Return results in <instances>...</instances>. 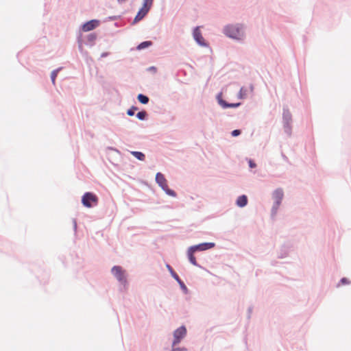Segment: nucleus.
<instances>
[{
	"mask_svg": "<svg viewBox=\"0 0 351 351\" xmlns=\"http://www.w3.org/2000/svg\"><path fill=\"white\" fill-rule=\"evenodd\" d=\"M224 33L228 37L238 40L241 39L244 36L242 27L239 25L226 26Z\"/></svg>",
	"mask_w": 351,
	"mask_h": 351,
	"instance_id": "nucleus-1",
	"label": "nucleus"
},
{
	"mask_svg": "<svg viewBox=\"0 0 351 351\" xmlns=\"http://www.w3.org/2000/svg\"><path fill=\"white\" fill-rule=\"evenodd\" d=\"M82 202L85 207L90 208L97 204L98 197L95 194L88 192L82 196Z\"/></svg>",
	"mask_w": 351,
	"mask_h": 351,
	"instance_id": "nucleus-2",
	"label": "nucleus"
},
{
	"mask_svg": "<svg viewBox=\"0 0 351 351\" xmlns=\"http://www.w3.org/2000/svg\"><path fill=\"white\" fill-rule=\"evenodd\" d=\"M156 181L158 185L167 192V194L171 196H176V193L168 188L167 181L163 174L161 173H157L156 175Z\"/></svg>",
	"mask_w": 351,
	"mask_h": 351,
	"instance_id": "nucleus-3",
	"label": "nucleus"
},
{
	"mask_svg": "<svg viewBox=\"0 0 351 351\" xmlns=\"http://www.w3.org/2000/svg\"><path fill=\"white\" fill-rule=\"evenodd\" d=\"M112 273L116 277V278L121 283H125V271L119 266H114L112 268Z\"/></svg>",
	"mask_w": 351,
	"mask_h": 351,
	"instance_id": "nucleus-4",
	"label": "nucleus"
},
{
	"mask_svg": "<svg viewBox=\"0 0 351 351\" xmlns=\"http://www.w3.org/2000/svg\"><path fill=\"white\" fill-rule=\"evenodd\" d=\"M186 329L184 326H181L175 330L173 333L174 340L173 341V346L180 343V340L186 335Z\"/></svg>",
	"mask_w": 351,
	"mask_h": 351,
	"instance_id": "nucleus-5",
	"label": "nucleus"
},
{
	"mask_svg": "<svg viewBox=\"0 0 351 351\" xmlns=\"http://www.w3.org/2000/svg\"><path fill=\"white\" fill-rule=\"evenodd\" d=\"M283 191L282 189H278L273 193V198L276 202V210L280 206L281 201L283 198Z\"/></svg>",
	"mask_w": 351,
	"mask_h": 351,
	"instance_id": "nucleus-6",
	"label": "nucleus"
},
{
	"mask_svg": "<svg viewBox=\"0 0 351 351\" xmlns=\"http://www.w3.org/2000/svg\"><path fill=\"white\" fill-rule=\"evenodd\" d=\"M214 246L215 244L213 243H204L197 245L191 246V248H192L195 252H196L204 251L208 249H210Z\"/></svg>",
	"mask_w": 351,
	"mask_h": 351,
	"instance_id": "nucleus-7",
	"label": "nucleus"
},
{
	"mask_svg": "<svg viewBox=\"0 0 351 351\" xmlns=\"http://www.w3.org/2000/svg\"><path fill=\"white\" fill-rule=\"evenodd\" d=\"M193 37L198 44H199L200 45H205V43L204 42V40L202 36L199 27L195 28L193 31Z\"/></svg>",
	"mask_w": 351,
	"mask_h": 351,
	"instance_id": "nucleus-8",
	"label": "nucleus"
},
{
	"mask_svg": "<svg viewBox=\"0 0 351 351\" xmlns=\"http://www.w3.org/2000/svg\"><path fill=\"white\" fill-rule=\"evenodd\" d=\"M98 25V22L95 20L90 21L82 26V29L84 32H88L90 30H93L94 28H95Z\"/></svg>",
	"mask_w": 351,
	"mask_h": 351,
	"instance_id": "nucleus-9",
	"label": "nucleus"
},
{
	"mask_svg": "<svg viewBox=\"0 0 351 351\" xmlns=\"http://www.w3.org/2000/svg\"><path fill=\"white\" fill-rule=\"evenodd\" d=\"M149 10H148L147 8L142 7L141 9L137 13V14L134 19V22H137V21H139L140 20H141L147 14Z\"/></svg>",
	"mask_w": 351,
	"mask_h": 351,
	"instance_id": "nucleus-10",
	"label": "nucleus"
},
{
	"mask_svg": "<svg viewBox=\"0 0 351 351\" xmlns=\"http://www.w3.org/2000/svg\"><path fill=\"white\" fill-rule=\"evenodd\" d=\"M247 203V196L245 195H241L237 200V205L239 207L245 206Z\"/></svg>",
	"mask_w": 351,
	"mask_h": 351,
	"instance_id": "nucleus-11",
	"label": "nucleus"
},
{
	"mask_svg": "<svg viewBox=\"0 0 351 351\" xmlns=\"http://www.w3.org/2000/svg\"><path fill=\"white\" fill-rule=\"evenodd\" d=\"M219 104L223 108H236V107H238L240 106V103H237V104H228L227 103L226 101L222 100V99H219Z\"/></svg>",
	"mask_w": 351,
	"mask_h": 351,
	"instance_id": "nucleus-12",
	"label": "nucleus"
},
{
	"mask_svg": "<svg viewBox=\"0 0 351 351\" xmlns=\"http://www.w3.org/2000/svg\"><path fill=\"white\" fill-rule=\"evenodd\" d=\"M195 252L191 247L188 250V257L189 259V261L194 265H197V261L195 259V257L194 256L193 254Z\"/></svg>",
	"mask_w": 351,
	"mask_h": 351,
	"instance_id": "nucleus-13",
	"label": "nucleus"
},
{
	"mask_svg": "<svg viewBox=\"0 0 351 351\" xmlns=\"http://www.w3.org/2000/svg\"><path fill=\"white\" fill-rule=\"evenodd\" d=\"M131 154L136 157L138 160L143 161L145 158L144 154L140 152H132Z\"/></svg>",
	"mask_w": 351,
	"mask_h": 351,
	"instance_id": "nucleus-14",
	"label": "nucleus"
},
{
	"mask_svg": "<svg viewBox=\"0 0 351 351\" xmlns=\"http://www.w3.org/2000/svg\"><path fill=\"white\" fill-rule=\"evenodd\" d=\"M137 98L139 102H141L143 104H146L149 101V98L147 96L142 94H139Z\"/></svg>",
	"mask_w": 351,
	"mask_h": 351,
	"instance_id": "nucleus-15",
	"label": "nucleus"
},
{
	"mask_svg": "<svg viewBox=\"0 0 351 351\" xmlns=\"http://www.w3.org/2000/svg\"><path fill=\"white\" fill-rule=\"evenodd\" d=\"M151 45H152V42H150V41H145V42L141 43L138 46V49H145V48L150 46Z\"/></svg>",
	"mask_w": 351,
	"mask_h": 351,
	"instance_id": "nucleus-16",
	"label": "nucleus"
},
{
	"mask_svg": "<svg viewBox=\"0 0 351 351\" xmlns=\"http://www.w3.org/2000/svg\"><path fill=\"white\" fill-rule=\"evenodd\" d=\"M154 0H144L143 7L149 10L152 5Z\"/></svg>",
	"mask_w": 351,
	"mask_h": 351,
	"instance_id": "nucleus-17",
	"label": "nucleus"
},
{
	"mask_svg": "<svg viewBox=\"0 0 351 351\" xmlns=\"http://www.w3.org/2000/svg\"><path fill=\"white\" fill-rule=\"evenodd\" d=\"M58 71H59V69H57V70H54L51 72V78L53 84H55V83H56V78L57 77Z\"/></svg>",
	"mask_w": 351,
	"mask_h": 351,
	"instance_id": "nucleus-18",
	"label": "nucleus"
},
{
	"mask_svg": "<svg viewBox=\"0 0 351 351\" xmlns=\"http://www.w3.org/2000/svg\"><path fill=\"white\" fill-rule=\"evenodd\" d=\"M146 114H147V113L145 111H141V112H139L137 113L136 117L140 120H143V119H145Z\"/></svg>",
	"mask_w": 351,
	"mask_h": 351,
	"instance_id": "nucleus-19",
	"label": "nucleus"
},
{
	"mask_svg": "<svg viewBox=\"0 0 351 351\" xmlns=\"http://www.w3.org/2000/svg\"><path fill=\"white\" fill-rule=\"evenodd\" d=\"M138 110V108L136 107H134V106H132L131 108H130L128 112H127V114L129 115V116H133L134 114V112Z\"/></svg>",
	"mask_w": 351,
	"mask_h": 351,
	"instance_id": "nucleus-20",
	"label": "nucleus"
},
{
	"mask_svg": "<svg viewBox=\"0 0 351 351\" xmlns=\"http://www.w3.org/2000/svg\"><path fill=\"white\" fill-rule=\"evenodd\" d=\"M171 275L178 282L179 284H183V282L180 279L179 276L176 273L172 271Z\"/></svg>",
	"mask_w": 351,
	"mask_h": 351,
	"instance_id": "nucleus-21",
	"label": "nucleus"
},
{
	"mask_svg": "<svg viewBox=\"0 0 351 351\" xmlns=\"http://www.w3.org/2000/svg\"><path fill=\"white\" fill-rule=\"evenodd\" d=\"M241 134V131L239 130H234L232 132V135L233 136H237Z\"/></svg>",
	"mask_w": 351,
	"mask_h": 351,
	"instance_id": "nucleus-22",
	"label": "nucleus"
},
{
	"mask_svg": "<svg viewBox=\"0 0 351 351\" xmlns=\"http://www.w3.org/2000/svg\"><path fill=\"white\" fill-rule=\"evenodd\" d=\"M249 166L250 168H254L256 167V165L254 162H253L252 160H249Z\"/></svg>",
	"mask_w": 351,
	"mask_h": 351,
	"instance_id": "nucleus-23",
	"label": "nucleus"
},
{
	"mask_svg": "<svg viewBox=\"0 0 351 351\" xmlns=\"http://www.w3.org/2000/svg\"><path fill=\"white\" fill-rule=\"evenodd\" d=\"M245 95L243 88H241L239 92V97L243 98V97Z\"/></svg>",
	"mask_w": 351,
	"mask_h": 351,
	"instance_id": "nucleus-24",
	"label": "nucleus"
},
{
	"mask_svg": "<svg viewBox=\"0 0 351 351\" xmlns=\"http://www.w3.org/2000/svg\"><path fill=\"white\" fill-rule=\"evenodd\" d=\"M341 282L342 284H348L349 282L346 278H342Z\"/></svg>",
	"mask_w": 351,
	"mask_h": 351,
	"instance_id": "nucleus-25",
	"label": "nucleus"
},
{
	"mask_svg": "<svg viewBox=\"0 0 351 351\" xmlns=\"http://www.w3.org/2000/svg\"><path fill=\"white\" fill-rule=\"evenodd\" d=\"M167 267L169 271H170L171 274L172 273V271H174L170 265H167Z\"/></svg>",
	"mask_w": 351,
	"mask_h": 351,
	"instance_id": "nucleus-26",
	"label": "nucleus"
},
{
	"mask_svg": "<svg viewBox=\"0 0 351 351\" xmlns=\"http://www.w3.org/2000/svg\"><path fill=\"white\" fill-rule=\"evenodd\" d=\"M180 286H181L183 289H186V286L184 285V283H183V284H180Z\"/></svg>",
	"mask_w": 351,
	"mask_h": 351,
	"instance_id": "nucleus-27",
	"label": "nucleus"
},
{
	"mask_svg": "<svg viewBox=\"0 0 351 351\" xmlns=\"http://www.w3.org/2000/svg\"><path fill=\"white\" fill-rule=\"evenodd\" d=\"M127 0H118V1H120V2H125Z\"/></svg>",
	"mask_w": 351,
	"mask_h": 351,
	"instance_id": "nucleus-28",
	"label": "nucleus"
}]
</instances>
